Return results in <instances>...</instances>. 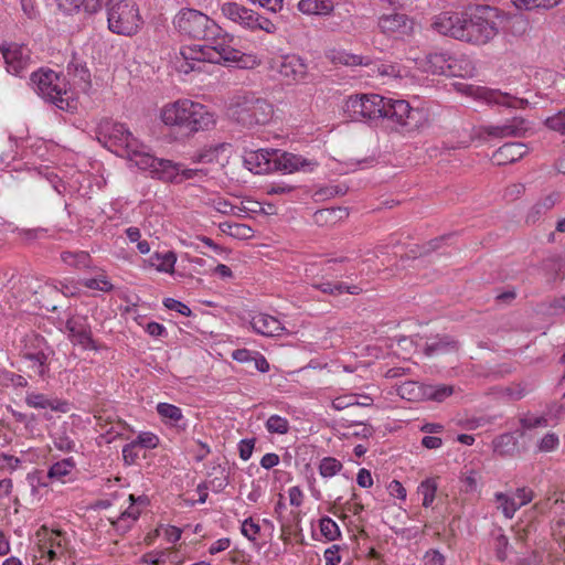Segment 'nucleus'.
<instances>
[{"label":"nucleus","instance_id":"f257e3e1","mask_svg":"<svg viewBox=\"0 0 565 565\" xmlns=\"http://www.w3.org/2000/svg\"><path fill=\"white\" fill-rule=\"evenodd\" d=\"M215 29L211 26L206 35L201 40L204 45H188L180 49L177 57V70L180 73L202 72L205 62L216 64H236L239 67H247L249 60L255 63L252 56L242 53L232 46L234 36L224 32L216 23Z\"/></svg>","mask_w":565,"mask_h":565},{"label":"nucleus","instance_id":"f03ea898","mask_svg":"<svg viewBox=\"0 0 565 565\" xmlns=\"http://www.w3.org/2000/svg\"><path fill=\"white\" fill-rule=\"evenodd\" d=\"M96 138L105 148L126 158L142 171H147L150 162H153V154L148 147L140 142L124 124L109 119L100 120L96 128Z\"/></svg>","mask_w":565,"mask_h":565},{"label":"nucleus","instance_id":"7ed1b4c3","mask_svg":"<svg viewBox=\"0 0 565 565\" xmlns=\"http://www.w3.org/2000/svg\"><path fill=\"white\" fill-rule=\"evenodd\" d=\"M161 121L177 128L186 136L210 129L215 124V116L209 108L189 98L168 103L160 109Z\"/></svg>","mask_w":565,"mask_h":565},{"label":"nucleus","instance_id":"20e7f679","mask_svg":"<svg viewBox=\"0 0 565 565\" xmlns=\"http://www.w3.org/2000/svg\"><path fill=\"white\" fill-rule=\"evenodd\" d=\"M228 116L246 128L264 126L268 124L274 114L273 105L255 93H243L236 95L230 106Z\"/></svg>","mask_w":565,"mask_h":565},{"label":"nucleus","instance_id":"39448f33","mask_svg":"<svg viewBox=\"0 0 565 565\" xmlns=\"http://www.w3.org/2000/svg\"><path fill=\"white\" fill-rule=\"evenodd\" d=\"M498 11L490 6H477L468 13L462 42L472 45H486L499 33Z\"/></svg>","mask_w":565,"mask_h":565},{"label":"nucleus","instance_id":"423d86ee","mask_svg":"<svg viewBox=\"0 0 565 565\" xmlns=\"http://www.w3.org/2000/svg\"><path fill=\"white\" fill-rule=\"evenodd\" d=\"M107 8V24L110 32L132 36L137 34L143 20L136 2L131 0H115Z\"/></svg>","mask_w":565,"mask_h":565},{"label":"nucleus","instance_id":"0eeeda50","mask_svg":"<svg viewBox=\"0 0 565 565\" xmlns=\"http://www.w3.org/2000/svg\"><path fill=\"white\" fill-rule=\"evenodd\" d=\"M54 355L53 349L45 339L39 334H31L25 338L21 356L29 371V376H39L42 380L49 377L51 359Z\"/></svg>","mask_w":565,"mask_h":565},{"label":"nucleus","instance_id":"6e6552de","mask_svg":"<svg viewBox=\"0 0 565 565\" xmlns=\"http://www.w3.org/2000/svg\"><path fill=\"white\" fill-rule=\"evenodd\" d=\"M31 83L36 93L45 100L63 109L67 94L65 78L52 70H40L31 74Z\"/></svg>","mask_w":565,"mask_h":565},{"label":"nucleus","instance_id":"1a4fd4ad","mask_svg":"<svg viewBox=\"0 0 565 565\" xmlns=\"http://www.w3.org/2000/svg\"><path fill=\"white\" fill-rule=\"evenodd\" d=\"M423 118V111L419 108L412 107L407 100L385 97L382 119H386L390 124L414 130L422 125Z\"/></svg>","mask_w":565,"mask_h":565},{"label":"nucleus","instance_id":"9d476101","mask_svg":"<svg viewBox=\"0 0 565 565\" xmlns=\"http://www.w3.org/2000/svg\"><path fill=\"white\" fill-rule=\"evenodd\" d=\"M172 24L174 30L183 36L201 40L206 35L210 26L215 29V22L203 12L191 9H181L173 18Z\"/></svg>","mask_w":565,"mask_h":565},{"label":"nucleus","instance_id":"9b49d317","mask_svg":"<svg viewBox=\"0 0 565 565\" xmlns=\"http://www.w3.org/2000/svg\"><path fill=\"white\" fill-rule=\"evenodd\" d=\"M385 97L379 94H361L350 96L345 110L353 120L382 119Z\"/></svg>","mask_w":565,"mask_h":565},{"label":"nucleus","instance_id":"f8f14e48","mask_svg":"<svg viewBox=\"0 0 565 565\" xmlns=\"http://www.w3.org/2000/svg\"><path fill=\"white\" fill-rule=\"evenodd\" d=\"M153 179L163 182L181 183L184 180L193 179L203 173L201 169L184 168L183 164L168 159H160L153 156L147 171Z\"/></svg>","mask_w":565,"mask_h":565},{"label":"nucleus","instance_id":"ddd939ff","mask_svg":"<svg viewBox=\"0 0 565 565\" xmlns=\"http://www.w3.org/2000/svg\"><path fill=\"white\" fill-rule=\"evenodd\" d=\"M379 31L387 39L402 41L413 35L415 22L405 13L390 12L383 13L376 22Z\"/></svg>","mask_w":565,"mask_h":565},{"label":"nucleus","instance_id":"4468645a","mask_svg":"<svg viewBox=\"0 0 565 565\" xmlns=\"http://www.w3.org/2000/svg\"><path fill=\"white\" fill-rule=\"evenodd\" d=\"M0 53L8 73L22 77L32 64L31 51L24 44L4 42L0 44Z\"/></svg>","mask_w":565,"mask_h":565},{"label":"nucleus","instance_id":"2eb2a0df","mask_svg":"<svg viewBox=\"0 0 565 565\" xmlns=\"http://www.w3.org/2000/svg\"><path fill=\"white\" fill-rule=\"evenodd\" d=\"M467 66H470V62L463 60ZM459 60L451 56L447 52H435L429 53L420 61V68L433 75H445V76H465L470 74L471 67L466 71L465 74L460 73L458 67Z\"/></svg>","mask_w":565,"mask_h":565},{"label":"nucleus","instance_id":"dca6fc26","mask_svg":"<svg viewBox=\"0 0 565 565\" xmlns=\"http://www.w3.org/2000/svg\"><path fill=\"white\" fill-rule=\"evenodd\" d=\"M467 12L445 11L435 15L431 28L437 33L462 41L467 23Z\"/></svg>","mask_w":565,"mask_h":565},{"label":"nucleus","instance_id":"f3484780","mask_svg":"<svg viewBox=\"0 0 565 565\" xmlns=\"http://www.w3.org/2000/svg\"><path fill=\"white\" fill-rule=\"evenodd\" d=\"M68 339L75 345L82 347L84 350H97V345L93 339L90 323L85 316H73L65 323Z\"/></svg>","mask_w":565,"mask_h":565},{"label":"nucleus","instance_id":"a211bd4d","mask_svg":"<svg viewBox=\"0 0 565 565\" xmlns=\"http://www.w3.org/2000/svg\"><path fill=\"white\" fill-rule=\"evenodd\" d=\"M277 157L276 149L245 150L243 161L250 172L264 174L277 170Z\"/></svg>","mask_w":565,"mask_h":565},{"label":"nucleus","instance_id":"6ab92c4d","mask_svg":"<svg viewBox=\"0 0 565 565\" xmlns=\"http://www.w3.org/2000/svg\"><path fill=\"white\" fill-rule=\"evenodd\" d=\"M274 67L288 84L305 78L308 71L305 61L297 55L280 56L275 61Z\"/></svg>","mask_w":565,"mask_h":565},{"label":"nucleus","instance_id":"aec40b11","mask_svg":"<svg viewBox=\"0 0 565 565\" xmlns=\"http://www.w3.org/2000/svg\"><path fill=\"white\" fill-rule=\"evenodd\" d=\"M319 163L316 160L307 159L300 154L290 152H280L278 150L277 157V170H281L287 173H294L297 171L312 172Z\"/></svg>","mask_w":565,"mask_h":565},{"label":"nucleus","instance_id":"412c9836","mask_svg":"<svg viewBox=\"0 0 565 565\" xmlns=\"http://www.w3.org/2000/svg\"><path fill=\"white\" fill-rule=\"evenodd\" d=\"M24 402L29 407L35 409H51L60 413H66L70 409V405L66 401L50 397L49 395L38 392H28Z\"/></svg>","mask_w":565,"mask_h":565},{"label":"nucleus","instance_id":"4be33fe9","mask_svg":"<svg viewBox=\"0 0 565 565\" xmlns=\"http://www.w3.org/2000/svg\"><path fill=\"white\" fill-rule=\"evenodd\" d=\"M249 323L256 333L264 337H279L285 331V327L276 317L263 312L254 315Z\"/></svg>","mask_w":565,"mask_h":565},{"label":"nucleus","instance_id":"5701e85b","mask_svg":"<svg viewBox=\"0 0 565 565\" xmlns=\"http://www.w3.org/2000/svg\"><path fill=\"white\" fill-rule=\"evenodd\" d=\"M221 12L226 19L247 30L253 26L255 21V12L236 2H224L221 6Z\"/></svg>","mask_w":565,"mask_h":565},{"label":"nucleus","instance_id":"b1692460","mask_svg":"<svg viewBox=\"0 0 565 565\" xmlns=\"http://www.w3.org/2000/svg\"><path fill=\"white\" fill-rule=\"evenodd\" d=\"M529 152V148L522 142H507L492 154V160L498 166H505L522 159Z\"/></svg>","mask_w":565,"mask_h":565},{"label":"nucleus","instance_id":"393cba45","mask_svg":"<svg viewBox=\"0 0 565 565\" xmlns=\"http://www.w3.org/2000/svg\"><path fill=\"white\" fill-rule=\"evenodd\" d=\"M525 130V120L520 117H513L504 124L486 127V132L495 138L519 137L522 136Z\"/></svg>","mask_w":565,"mask_h":565},{"label":"nucleus","instance_id":"a878e982","mask_svg":"<svg viewBox=\"0 0 565 565\" xmlns=\"http://www.w3.org/2000/svg\"><path fill=\"white\" fill-rule=\"evenodd\" d=\"M561 201V193L557 191L551 192L541 200H539L527 212L526 223L534 224L542 215L546 214Z\"/></svg>","mask_w":565,"mask_h":565},{"label":"nucleus","instance_id":"bb28decb","mask_svg":"<svg viewBox=\"0 0 565 565\" xmlns=\"http://www.w3.org/2000/svg\"><path fill=\"white\" fill-rule=\"evenodd\" d=\"M482 97L489 104L505 106L509 108H524L529 102L523 98L512 96L509 93H502L495 89H487L483 92Z\"/></svg>","mask_w":565,"mask_h":565},{"label":"nucleus","instance_id":"cd10ccee","mask_svg":"<svg viewBox=\"0 0 565 565\" xmlns=\"http://www.w3.org/2000/svg\"><path fill=\"white\" fill-rule=\"evenodd\" d=\"M39 537V548H54L58 552H63L65 547V537L60 530H49L45 526L40 529L36 533Z\"/></svg>","mask_w":565,"mask_h":565},{"label":"nucleus","instance_id":"c85d7f7f","mask_svg":"<svg viewBox=\"0 0 565 565\" xmlns=\"http://www.w3.org/2000/svg\"><path fill=\"white\" fill-rule=\"evenodd\" d=\"M328 58L337 65L344 66H369L371 64V58L350 53L345 50H332L328 53Z\"/></svg>","mask_w":565,"mask_h":565},{"label":"nucleus","instance_id":"c756f323","mask_svg":"<svg viewBox=\"0 0 565 565\" xmlns=\"http://www.w3.org/2000/svg\"><path fill=\"white\" fill-rule=\"evenodd\" d=\"M298 10L307 15H329L334 9L332 0H300Z\"/></svg>","mask_w":565,"mask_h":565},{"label":"nucleus","instance_id":"7c9ffc66","mask_svg":"<svg viewBox=\"0 0 565 565\" xmlns=\"http://www.w3.org/2000/svg\"><path fill=\"white\" fill-rule=\"evenodd\" d=\"M150 267H154L159 273L173 274L177 263V255L172 250L164 253L156 252L147 260Z\"/></svg>","mask_w":565,"mask_h":565},{"label":"nucleus","instance_id":"2f4dec72","mask_svg":"<svg viewBox=\"0 0 565 565\" xmlns=\"http://www.w3.org/2000/svg\"><path fill=\"white\" fill-rule=\"evenodd\" d=\"M315 287L318 290H320L324 294L332 295V296H339L344 292H348L350 295H360L363 290L359 285H347L341 281H330V280L320 281V282L316 284Z\"/></svg>","mask_w":565,"mask_h":565},{"label":"nucleus","instance_id":"473e14b6","mask_svg":"<svg viewBox=\"0 0 565 565\" xmlns=\"http://www.w3.org/2000/svg\"><path fill=\"white\" fill-rule=\"evenodd\" d=\"M458 349V342L452 338L445 335L441 338H435L430 342L425 344V353L428 356L439 353H446Z\"/></svg>","mask_w":565,"mask_h":565},{"label":"nucleus","instance_id":"72a5a7b5","mask_svg":"<svg viewBox=\"0 0 565 565\" xmlns=\"http://www.w3.org/2000/svg\"><path fill=\"white\" fill-rule=\"evenodd\" d=\"M426 385L415 381H406L397 387V394L409 402H417L425 398Z\"/></svg>","mask_w":565,"mask_h":565},{"label":"nucleus","instance_id":"f704fd0d","mask_svg":"<svg viewBox=\"0 0 565 565\" xmlns=\"http://www.w3.org/2000/svg\"><path fill=\"white\" fill-rule=\"evenodd\" d=\"M563 0H511L512 6L520 11L550 10Z\"/></svg>","mask_w":565,"mask_h":565},{"label":"nucleus","instance_id":"c9c22d12","mask_svg":"<svg viewBox=\"0 0 565 565\" xmlns=\"http://www.w3.org/2000/svg\"><path fill=\"white\" fill-rule=\"evenodd\" d=\"M493 450L500 456H508L514 454L518 448V439L511 433H505L498 436L493 441Z\"/></svg>","mask_w":565,"mask_h":565},{"label":"nucleus","instance_id":"e433bc0d","mask_svg":"<svg viewBox=\"0 0 565 565\" xmlns=\"http://www.w3.org/2000/svg\"><path fill=\"white\" fill-rule=\"evenodd\" d=\"M75 467L76 463L72 457L64 458L50 467L47 471V477L50 479L64 481V478L70 476L75 469Z\"/></svg>","mask_w":565,"mask_h":565},{"label":"nucleus","instance_id":"4c0bfd02","mask_svg":"<svg viewBox=\"0 0 565 565\" xmlns=\"http://www.w3.org/2000/svg\"><path fill=\"white\" fill-rule=\"evenodd\" d=\"M377 75L387 77L395 81H401L409 75L407 67L402 66L399 63H382L376 67Z\"/></svg>","mask_w":565,"mask_h":565},{"label":"nucleus","instance_id":"58836bf2","mask_svg":"<svg viewBox=\"0 0 565 565\" xmlns=\"http://www.w3.org/2000/svg\"><path fill=\"white\" fill-rule=\"evenodd\" d=\"M348 216V210L344 207H333L319 210L313 214L315 223L318 225L332 224L339 218Z\"/></svg>","mask_w":565,"mask_h":565},{"label":"nucleus","instance_id":"ea45409f","mask_svg":"<svg viewBox=\"0 0 565 565\" xmlns=\"http://www.w3.org/2000/svg\"><path fill=\"white\" fill-rule=\"evenodd\" d=\"M157 412L162 419L168 420L174 426H181L183 414L180 407L169 403H159L157 405Z\"/></svg>","mask_w":565,"mask_h":565},{"label":"nucleus","instance_id":"a19ab883","mask_svg":"<svg viewBox=\"0 0 565 565\" xmlns=\"http://www.w3.org/2000/svg\"><path fill=\"white\" fill-rule=\"evenodd\" d=\"M220 230L238 239H247L253 236V230L246 224L223 222L220 224Z\"/></svg>","mask_w":565,"mask_h":565},{"label":"nucleus","instance_id":"79ce46f5","mask_svg":"<svg viewBox=\"0 0 565 565\" xmlns=\"http://www.w3.org/2000/svg\"><path fill=\"white\" fill-rule=\"evenodd\" d=\"M61 259L68 266L75 268H88L90 265V256L87 252H63Z\"/></svg>","mask_w":565,"mask_h":565},{"label":"nucleus","instance_id":"37998d69","mask_svg":"<svg viewBox=\"0 0 565 565\" xmlns=\"http://www.w3.org/2000/svg\"><path fill=\"white\" fill-rule=\"evenodd\" d=\"M494 498L499 503L498 508L502 511L507 519H512L515 512L520 509V504H518L516 500L503 492H497Z\"/></svg>","mask_w":565,"mask_h":565},{"label":"nucleus","instance_id":"c03bdc74","mask_svg":"<svg viewBox=\"0 0 565 565\" xmlns=\"http://www.w3.org/2000/svg\"><path fill=\"white\" fill-rule=\"evenodd\" d=\"M53 445L56 449L64 451V452H71L75 449V441L73 438L67 434L65 428H61L56 430L52 435Z\"/></svg>","mask_w":565,"mask_h":565},{"label":"nucleus","instance_id":"a18cd8bd","mask_svg":"<svg viewBox=\"0 0 565 565\" xmlns=\"http://www.w3.org/2000/svg\"><path fill=\"white\" fill-rule=\"evenodd\" d=\"M498 394L508 401H519L527 394V388L522 383H513L498 390Z\"/></svg>","mask_w":565,"mask_h":565},{"label":"nucleus","instance_id":"49530a36","mask_svg":"<svg viewBox=\"0 0 565 565\" xmlns=\"http://www.w3.org/2000/svg\"><path fill=\"white\" fill-rule=\"evenodd\" d=\"M454 393L451 385H426L425 398L443 402Z\"/></svg>","mask_w":565,"mask_h":565},{"label":"nucleus","instance_id":"de8ad7c7","mask_svg":"<svg viewBox=\"0 0 565 565\" xmlns=\"http://www.w3.org/2000/svg\"><path fill=\"white\" fill-rule=\"evenodd\" d=\"M265 427L270 434L285 435L289 431V422L279 415H271L265 423Z\"/></svg>","mask_w":565,"mask_h":565},{"label":"nucleus","instance_id":"09e8293b","mask_svg":"<svg viewBox=\"0 0 565 565\" xmlns=\"http://www.w3.org/2000/svg\"><path fill=\"white\" fill-rule=\"evenodd\" d=\"M342 463L340 460L333 457H324L321 459L319 465V473L323 478H331L339 473L342 469Z\"/></svg>","mask_w":565,"mask_h":565},{"label":"nucleus","instance_id":"8fccbe9b","mask_svg":"<svg viewBox=\"0 0 565 565\" xmlns=\"http://www.w3.org/2000/svg\"><path fill=\"white\" fill-rule=\"evenodd\" d=\"M320 532L328 541H335L341 536L339 525L329 516L320 519Z\"/></svg>","mask_w":565,"mask_h":565},{"label":"nucleus","instance_id":"3c124183","mask_svg":"<svg viewBox=\"0 0 565 565\" xmlns=\"http://www.w3.org/2000/svg\"><path fill=\"white\" fill-rule=\"evenodd\" d=\"M437 491V484L431 479L420 482L418 492L423 495V505L428 508L433 504Z\"/></svg>","mask_w":565,"mask_h":565},{"label":"nucleus","instance_id":"603ef678","mask_svg":"<svg viewBox=\"0 0 565 565\" xmlns=\"http://www.w3.org/2000/svg\"><path fill=\"white\" fill-rule=\"evenodd\" d=\"M330 29L332 31H342L345 33H351L354 29V19L352 15H341L334 14L333 20L330 21Z\"/></svg>","mask_w":565,"mask_h":565},{"label":"nucleus","instance_id":"864d4df0","mask_svg":"<svg viewBox=\"0 0 565 565\" xmlns=\"http://www.w3.org/2000/svg\"><path fill=\"white\" fill-rule=\"evenodd\" d=\"M83 286H85L88 289L99 290L103 292H109L114 288V285L104 275H100V276H97L94 278L84 279Z\"/></svg>","mask_w":565,"mask_h":565},{"label":"nucleus","instance_id":"5fc2aeb1","mask_svg":"<svg viewBox=\"0 0 565 565\" xmlns=\"http://www.w3.org/2000/svg\"><path fill=\"white\" fill-rule=\"evenodd\" d=\"M545 126L561 135H565V108L545 119Z\"/></svg>","mask_w":565,"mask_h":565},{"label":"nucleus","instance_id":"6e6d98bb","mask_svg":"<svg viewBox=\"0 0 565 565\" xmlns=\"http://www.w3.org/2000/svg\"><path fill=\"white\" fill-rule=\"evenodd\" d=\"M132 441L138 448L153 449L159 445V437L151 431H142Z\"/></svg>","mask_w":565,"mask_h":565},{"label":"nucleus","instance_id":"4d7b16f0","mask_svg":"<svg viewBox=\"0 0 565 565\" xmlns=\"http://www.w3.org/2000/svg\"><path fill=\"white\" fill-rule=\"evenodd\" d=\"M67 71L70 75H73L74 78H77L78 82L88 85L90 82V74L88 68L85 65L71 62L67 66Z\"/></svg>","mask_w":565,"mask_h":565},{"label":"nucleus","instance_id":"13d9d810","mask_svg":"<svg viewBox=\"0 0 565 565\" xmlns=\"http://www.w3.org/2000/svg\"><path fill=\"white\" fill-rule=\"evenodd\" d=\"M130 505L122 512L127 518L136 522L140 514L141 509L139 508V504L146 503L145 497H138L136 498L134 494L129 495Z\"/></svg>","mask_w":565,"mask_h":565},{"label":"nucleus","instance_id":"bf43d9fd","mask_svg":"<svg viewBox=\"0 0 565 565\" xmlns=\"http://www.w3.org/2000/svg\"><path fill=\"white\" fill-rule=\"evenodd\" d=\"M241 532L248 541L255 542L260 533V526L253 518H248L243 521Z\"/></svg>","mask_w":565,"mask_h":565},{"label":"nucleus","instance_id":"052dcab7","mask_svg":"<svg viewBox=\"0 0 565 565\" xmlns=\"http://www.w3.org/2000/svg\"><path fill=\"white\" fill-rule=\"evenodd\" d=\"M23 461H25V459L1 452L0 454V470H9L12 472V471L17 470L18 468H20V466Z\"/></svg>","mask_w":565,"mask_h":565},{"label":"nucleus","instance_id":"680f3d73","mask_svg":"<svg viewBox=\"0 0 565 565\" xmlns=\"http://www.w3.org/2000/svg\"><path fill=\"white\" fill-rule=\"evenodd\" d=\"M559 445L558 436L554 433L546 434L539 443V450L542 452L554 451Z\"/></svg>","mask_w":565,"mask_h":565},{"label":"nucleus","instance_id":"e2e57ef3","mask_svg":"<svg viewBox=\"0 0 565 565\" xmlns=\"http://www.w3.org/2000/svg\"><path fill=\"white\" fill-rule=\"evenodd\" d=\"M509 539L505 534L500 533L494 540L495 556L499 561H504L508 556Z\"/></svg>","mask_w":565,"mask_h":565},{"label":"nucleus","instance_id":"0e129e2a","mask_svg":"<svg viewBox=\"0 0 565 565\" xmlns=\"http://www.w3.org/2000/svg\"><path fill=\"white\" fill-rule=\"evenodd\" d=\"M348 192V186L344 184H331L320 189L317 194L321 198H334L344 195Z\"/></svg>","mask_w":565,"mask_h":565},{"label":"nucleus","instance_id":"69168bd1","mask_svg":"<svg viewBox=\"0 0 565 565\" xmlns=\"http://www.w3.org/2000/svg\"><path fill=\"white\" fill-rule=\"evenodd\" d=\"M58 8L65 13L78 12L82 7L86 10V0H56Z\"/></svg>","mask_w":565,"mask_h":565},{"label":"nucleus","instance_id":"338daca9","mask_svg":"<svg viewBox=\"0 0 565 565\" xmlns=\"http://www.w3.org/2000/svg\"><path fill=\"white\" fill-rule=\"evenodd\" d=\"M110 523L115 531L119 534L127 533L135 524V522L127 518L124 513H121L117 519L111 520Z\"/></svg>","mask_w":565,"mask_h":565},{"label":"nucleus","instance_id":"774afa93","mask_svg":"<svg viewBox=\"0 0 565 565\" xmlns=\"http://www.w3.org/2000/svg\"><path fill=\"white\" fill-rule=\"evenodd\" d=\"M137 449H138V447L136 446V444L134 441L126 444L122 447V459L126 465L131 466L136 462V460L139 457Z\"/></svg>","mask_w":565,"mask_h":565}]
</instances>
